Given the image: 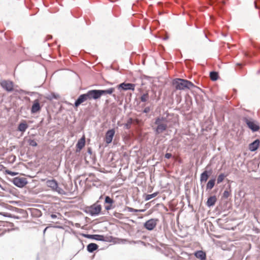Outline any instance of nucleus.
I'll list each match as a JSON object with an SVG mask.
<instances>
[{"instance_id": "f257e3e1", "label": "nucleus", "mask_w": 260, "mask_h": 260, "mask_svg": "<svg viewBox=\"0 0 260 260\" xmlns=\"http://www.w3.org/2000/svg\"><path fill=\"white\" fill-rule=\"evenodd\" d=\"M173 84L178 90H185L190 89L194 85L192 82L187 80L177 78L174 80Z\"/></svg>"}, {"instance_id": "f03ea898", "label": "nucleus", "mask_w": 260, "mask_h": 260, "mask_svg": "<svg viewBox=\"0 0 260 260\" xmlns=\"http://www.w3.org/2000/svg\"><path fill=\"white\" fill-rule=\"evenodd\" d=\"M243 121L252 131L256 132L259 130V125L255 121L246 117L243 118Z\"/></svg>"}, {"instance_id": "7ed1b4c3", "label": "nucleus", "mask_w": 260, "mask_h": 260, "mask_svg": "<svg viewBox=\"0 0 260 260\" xmlns=\"http://www.w3.org/2000/svg\"><path fill=\"white\" fill-rule=\"evenodd\" d=\"M101 209L102 207L100 205L94 204L88 207L86 212L91 216L97 215L101 212Z\"/></svg>"}, {"instance_id": "20e7f679", "label": "nucleus", "mask_w": 260, "mask_h": 260, "mask_svg": "<svg viewBox=\"0 0 260 260\" xmlns=\"http://www.w3.org/2000/svg\"><path fill=\"white\" fill-rule=\"evenodd\" d=\"M46 185L52 190H55L60 194L64 192L63 189L58 186V184L55 180H48L46 181Z\"/></svg>"}, {"instance_id": "39448f33", "label": "nucleus", "mask_w": 260, "mask_h": 260, "mask_svg": "<svg viewBox=\"0 0 260 260\" xmlns=\"http://www.w3.org/2000/svg\"><path fill=\"white\" fill-rule=\"evenodd\" d=\"M2 87L8 92H11L14 89V83L10 80H3L0 82Z\"/></svg>"}, {"instance_id": "423d86ee", "label": "nucleus", "mask_w": 260, "mask_h": 260, "mask_svg": "<svg viewBox=\"0 0 260 260\" xmlns=\"http://www.w3.org/2000/svg\"><path fill=\"white\" fill-rule=\"evenodd\" d=\"M13 182L16 186L19 187H23L27 183L25 178L20 177L14 178Z\"/></svg>"}, {"instance_id": "0eeeda50", "label": "nucleus", "mask_w": 260, "mask_h": 260, "mask_svg": "<svg viewBox=\"0 0 260 260\" xmlns=\"http://www.w3.org/2000/svg\"><path fill=\"white\" fill-rule=\"evenodd\" d=\"M135 85L132 83H122L118 85V89H122L124 90H132L134 91L135 90Z\"/></svg>"}, {"instance_id": "6e6552de", "label": "nucleus", "mask_w": 260, "mask_h": 260, "mask_svg": "<svg viewBox=\"0 0 260 260\" xmlns=\"http://www.w3.org/2000/svg\"><path fill=\"white\" fill-rule=\"evenodd\" d=\"M115 133L114 129H111L107 132L105 139L106 143L110 144L112 142Z\"/></svg>"}, {"instance_id": "1a4fd4ad", "label": "nucleus", "mask_w": 260, "mask_h": 260, "mask_svg": "<svg viewBox=\"0 0 260 260\" xmlns=\"http://www.w3.org/2000/svg\"><path fill=\"white\" fill-rule=\"evenodd\" d=\"M157 220L151 219L145 223V227L148 230H152L154 229L156 224Z\"/></svg>"}, {"instance_id": "9d476101", "label": "nucleus", "mask_w": 260, "mask_h": 260, "mask_svg": "<svg viewBox=\"0 0 260 260\" xmlns=\"http://www.w3.org/2000/svg\"><path fill=\"white\" fill-rule=\"evenodd\" d=\"M41 110V106L38 100L34 101L33 105L31 108V113H36Z\"/></svg>"}, {"instance_id": "9b49d317", "label": "nucleus", "mask_w": 260, "mask_h": 260, "mask_svg": "<svg viewBox=\"0 0 260 260\" xmlns=\"http://www.w3.org/2000/svg\"><path fill=\"white\" fill-rule=\"evenodd\" d=\"M259 145V141L257 139L255 140L253 142L250 143L249 145V149L251 151H254L257 149Z\"/></svg>"}, {"instance_id": "f8f14e48", "label": "nucleus", "mask_w": 260, "mask_h": 260, "mask_svg": "<svg viewBox=\"0 0 260 260\" xmlns=\"http://www.w3.org/2000/svg\"><path fill=\"white\" fill-rule=\"evenodd\" d=\"M86 101L87 100L84 94L80 95L75 103V107H78L81 104Z\"/></svg>"}, {"instance_id": "ddd939ff", "label": "nucleus", "mask_w": 260, "mask_h": 260, "mask_svg": "<svg viewBox=\"0 0 260 260\" xmlns=\"http://www.w3.org/2000/svg\"><path fill=\"white\" fill-rule=\"evenodd\" d=\"M194 255L197 258L201 260H205L206 258V253L202 250L196 252L194 253Z\"/></svg>"}, {"instance_id": "4468645a", "label": "nucleus", "mask_w": 260, "mask_h": 260, "mask_svg": "<svg viewBox=\"0 0 260 260\" xmlns=\"http://www.w3.org/2000/svg\"><path fill=\"white\" fill-rule=\"evenodd\" d=\"M89 91L91 94V98L92 100H97L101 98L99 90L94 89L90 90Z\"/></svg>"}, {"instance_id": "2eb2a0df", "label": "nucleus", "mask_w": 260, "mask_h": 260, "mask_svg": "<svg viewBox=\"0 0 260 260\" xmlns=\"http://www.w3.org/2000/svg\"><path fill=\"white\" fill-rule=\"evenodd\" d=\"M217 199L215 196H211L208 199L206 204L208 207L212 206L214 205Z\"/></svg>"}, {"instance_id": "dca6fc26", "label": "nucleus", "mask_w": 260, "mask_h": 260, "mask_svg": "<svg viewBox=\"0 0 260 260\" xmlns=\"http://www.w3.org/2000/svg\"><path fill=\"white\" fill-rule=\"evenodd\" d=\"M155 123L157 125V127L156 129V133L160 134L162 132V124L161 123V120L158 118L155 122Z\"/></svg>"}, {"instance_id": "f3484780", "label": "nucleus", "mask_w": 260, "mask_h": 260, "mask_svg": "<svg viewBox=\"0 0 260 260\" xmlns=\"http://www.w3.org/2000/svg\"><path fill=\"white\" fill-rule=\"evenodd\" d=\"M114 90L115 89L114 88H110L106 90H99V91L100 92L101 97L102 95L106 94H111L114 91Z\"/></svg>"}, {"instance_id": "a211bd4d", "label": "nucleus", "mask_w": 260, "mask_h": 260, "mask_svg": "<svg viewBox=\"0 0 260 260\" xmlns=\"http://www.w3.org/2000/svg\"><path fill=\"white\" fill-rule=\"evenodd\" d=\"M98 248V245L95 243H90L87 246V249L89 252H93Z\"/></svg>"}, {"instance_id": "6ab92c4d", "label": "nucleus", "mask_w": 260, "mask_h": 260, "mask_svg": "<svg viewBox=\"0 0 260 260\" xmlns=\"http://www.w3.org/2000/svg\"><path fill=\"white\" fill-rule=\"evenodd\" d=\"M85 141L84 137H82L78 141V142L76 145V146H77V148L79 149V150H80L81 149H82L83 148V147L85 145Z\"/></svg>"}, {"instance_id": "aec40b11", "label": "nucleus", "mask_w": 260, "mask_h": 260, "mask_svg": "<svg viewBox=\"0 0 260 260\" xmlns=\"http://www.w3.org/2000/svg\"><path fill=\"white\" fill-rule=\"evenodd\" d=\"M209 178V174L207 171H204L201 175L200 181L201 182H206Z\"/></svg>"}, {"instance_id": "412c9836", "label": "nucleus", "mask_w": 260, "mask_h": 260, "mask_svg": "<svg viewBox=\"0 0 260 260\" xmlns=\"http://www.w3.org/2000/svg\"><path fill=\"white\" fill-rule=\"evenodd\" d=\"M85 237H88V238L92 237L95 240H99V241H104V237L102 235H86Z\"/></svg>"}, {"instance_id": "4be33fe9", "label": "nucleus", "mask_w": 260, "mask_h": 260, "mask_svg": "<svg viewBox=\"0 0 260 260\" xmlns=\"http://www.w3.org/2000/svg\"><path fill=\"white\" fill-rule=\"evenodd\" d=\"M215 180L214 179L210 180L207 184V189H211L212 188H213L215 185Z\"/></svg>"}, {"instance_id": "5701e85b", "label": "nucleus", "mask_w": 260, "mask_h": 260, "mask_svg": "<svg viewBox=\"0 0 260 260\" xmlns=\"http://www.w3.org/2000/svg\"><path fill=\"white\" fill-rule=\"evenodd\" d=\"M28 125L25 123H21L18 126V130L20 132H24L26 131Z\"/></svg>"}, {"instance_id": "b1692460", "label": "nucleus", "mask_w": 260, "mask_h": 260, "mask_svg": "<svg viewBox=\"0 0 260 260\" xmlns=\"http://www.w3.org/2000/svg\"><path fill=\"white\" fill-rule=\"evenodd\" d=\"M210 77L213 81H216L218 78V75L217 72H211L210 74Z\"/></svg>"}, {"instance_id": "393cba45", "label": "nucleus", "mask_w": 260, "mask_h": 260, "mask_svg": "<svg viewBox=\"0 0 260 260\" xmlns=\"http://www.w3.org/2000/svg\"><path fill=\"white\" fill-rule=\"evenodd\" d=\"M225 175H224L223 174H220L218 178H217V182L218 184H219L221 182H222L223 181V180H224V178L225 177Z\"/></svg>"}, {"instance_id": "a878e982", "label": "nucleus", "mask_w": 260, "mask_h": 260, "mask_svg": "<svg viewBox=\"0 0 260 260\" xmlns=\"http://www.w3.org/2000/svg\"><path fill=\"white\" fill-rule=\"evenodd\" d=\"M140 99H141V101L143 102H145L147 101L149 99L148 94V93L143 94L141 96Z\"/></svg>"}, {"instance_id": "bb28decb", "label": "nucleus", "mask_w": 260, "mask_h": 260, "mask_svg": "<svg viewBox=\"0 0 260 260\" xmlns=\"http://www.w3.org/2000/svg\"><path fill=\"white\" fill-rule=\"evenodd\" d=\"M105 202L106 203L109 204L110 205H111L114 202L113 200L108 196L106 197Z\"/></svg>"}, {"instance_id": "cd10ccee", "label": "nucleus", "mask_w": 260, "mask_h": 260, "mask_svg": "<svg viewBox=\"0 0 260 260\" xmlns=\"http://www.w3.org/2000/svg\"><path fill=\"white\" fill-rule=\"evenodd\" d=\"M156 194H157L156 193H154L150 194H147L146 196L145 200L148 201V200L151 199L152 198L155 197L156 196Z\"/></svg>"}, {"instance_id": "c85d7f7f", "label": "nucleus", "mask_w": 260, "mask_h": 260, "mask_svg": "<svg viewBox=\"0 0 260 260\" xmlns=\"http://www.w3.org/2000/svg\"><path fill=\"white\" fill-rule=\"evenodd\" d=\"M127 210L129 212H143V210L135 209H134L133 208H131V207H127Z\"/></svg>"}, {"instance_id": "c756f323", "label": "nucleus", "mask_w": 260, "mask_h": 260, "mask_svg": "<svg viewBox=\"0 0 260 260\" xmlns=\"http://www.w3.org/2000/svg\"><path fill=\"white\" fill-rule=\"evenodd\" d=\"M28 144L29 145L32 146H37V143L34 140H28Z\"/></svg>"}, {"instance_id": "7c9ffc66", "label": "nucleus", "mask_w": 260, "mask_h": 260, "mask_svg": "<svg viewBox=\"0 0 260 260\" xmlns=\"http://www.w3.org/2000/svg\"><path fill=\"white\" fill-rule=\"evenodd\" d=\"M6 174L10 175L12 176H14L18 174L17 173L13 172L8 170H6Z\"/></svg>"}, {"instance_id": "2f4dec72", "label": "nucleus", "mask_w": 260, "mask_h": 260, "mask_svg": "<svg viewBox=\"0 0 260 260\" xmlns=\"http://www.w3.org/2000/svg\"><path fill=\"white\" fill-rule=\"evenodd\" d=\"M85 97H86V99L87 100H92V98H91V94L89 92V91H88L87 93H85L84 94Z\"/></svg>"}, {"instance_id": "473e14b6", "label": "nucleus", "mask_w": 260, "mask_h": 260, "mask_svg": "<svg viewBox=\"0 0 260 260\" xmlns=\"http://www.w3.org/2000/svg\"><path fill=\"white\" fill-rule=\"evenodd\" d=\"M230 195V192L228 190H225L223 193V197L224 198H228Z\"/></svg>"}, {"instance_id": "72a5a7b5", "label": "nucleus", "mask_w": 260, "mask_h": 260, "mask_svg": "<svg viewBox=\"0 0 260 260\" xmlns=\"http://www.w3.org/2000/svg\"><path fill=\"white\" fill-rule=\"evenodd\" d=\"M172 156V154L171 153H167L165 154V157L168 158V159H169V158H171Z\"/></svg>"}, {"instance_id": "f704fd0d", "label": "nucleus", "mask_w": 260, "mask_h": 260, "mask_svg": "<svg viewBox=\"0 0 260 260\" xmlns=\"http://www.w3.org/2000/svg\"><path fill=\"white\" fill-rule=\"evenodd\" d=\"M150 109L149 107H146L144 110V112L147 113L150 111Z\"/></svg>"}, {"instance_id": "c9c22d12", "label": "nucleus", "mask_w": 260, "mask_h": 260, "mask_svg": "<svg viewBox=\"0 0 260 260\" xmlns=\"http://www.w3.org/2000/svg\"><path fill=\"white\" fill-rule=\"evenodd\" d=\"M105 208L107 210H110L111 209H112V206H111V205H109V206H106Z\"/></svg>"}, {"instance_id": "e433bc0d", "label": "nucleus", "mask_w": 260, "mask_h": 260, "mask_svg": "<svg viewBox=\"0 0 260 260\" xmlns=\"http://www.w3.org/2000/svg\"><path fill=\"white\" fill-rule=\"evenodd\" d=\"M51 218L52 219H54V218H56L57 217V216L55 214H52L51 215Z\"/></svg>"}, {"instance_id": "4c0bfd02", "label": "nucleus", "mask_w": 260, "mask_h": 260, "mask_svg": "<svg viewBox=\"0 0 260 260\" xmlns=\"http://www.w3.org/2000/svg\"><path fill=\"white\" fill-rule=\"evenodd\" d=\"M165 63L167 65V69H169L170 68V66H171L169 63L168 62H165Z\"/></svg>"}, {"instance_id": "58836bf2", "label": "nucleus", "mask_w": 260, "mask_h": 260, "mask_svg": "<svg viewBox=\"0 0 260 260\" xmlns=\"http://www.w3.org/2000/svg\"><path fill=\"white\" fill-rule=\"evenodd\" d=\"M128 124H129L128 123H127V124H126V127H127V128H128Z\"/></svg>"}, {"instance_id": "ea45409f", "label": "nucleus", "mask_w": 260, "mask_h": 260, "mask_svg": "<svg viewBox=\"0 0 260 260\" xmlns=\"http://www.w3.org/2000/svg\"><path fill=\"white\" fill-rule=\"evenodd\" d=\"M47 229V228H46L45 229V230H44V233H45V232H46V231Z\"/></svg>"}, {"instance_id": "a19ab883", "label": "nucleus", "mask_w": 260, "mask_h": 260, "mask_svg": "<svg viewBox=\"0 0 260 260\" xmlns=\"http://www.w3.org/2000/svg\"><path fill=\"white\" fill-rule=\"evenodd\" d=\"M167 38H168L167 37L165 38V37H164L163 39H164V40H166V39H167Z\"/></svg>"}, {"instance_id": "79ce46f5", "label": "nucleus", "mask_w": 260, "mask_h": 260, "mask_svg": "<svg viewBox=\"0 0 260 260\" xmlns=\"http://www.w3.org/2000/svg\"><path fill=\"white\" fill-rule=\"evenodd\" d=\"M163 129H165V126H164Z\"/></svg>"}]
</instances>
